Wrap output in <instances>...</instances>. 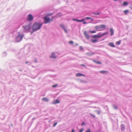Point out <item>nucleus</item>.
<instances>
[{"label": "nucleus", "mask_w": 132, "mask_h": 132, "mask_svg": "<svg viewBox=\"0 0 132 132\" xmlns=\"http://www.w3.org/2000/svg\"><path fill=\"white\" fill-rule=\"evenodd\" d=\"M43 23L40 24L39 23H35L32 26L33 30L35 31L41 28Z\"/></svg>", "instance_id": "nucleus-1"}, {"label": "nucleus", "mask_w": 132, "mask_h": 132, "mask_svg": "<svg viewBox=\"0 0 132 132\" xmlns=\"http://www.w3.org/2000/svg\"><path fill=\"white\" fill-rule=\"evenodd\" d=\"M53 14L52 13L48 14H47V15L46 16H45L44 19L45 21V23H50L53 20V18L50 19V18L47 17V16L51 15Z\"/></svg>", "instance_id": "nucleus-2"}, {"label": "nucleus", "mask_w": 132, "mask_h": 132, "mask_svg": "<svg viewBox=\"0 0 132 132\" xmlns=\"http://www.w3.org/2000/svg\"><path fill=\"white\" fill-rule=\"evenodd\" d=\"M24 30L26 32H29L30 30L31 26L30 24L26 26H23Z\"/></svg>", "instance_id": "nucleus-3"}, {"label": "nucleus", "mask_w": 132, "mask_h": 132, "mask_svg": "<svg viewBox=\"0 0 132 132\" xmlns=\"http://www.w3.org/2000/svg\"><path fill=\"white\" fill-rule=\"evenodd\" d=\"M23 34L21 35L20 33H19L18 36L16 37V39L19 42L21 41L23 38Z\"/></svg>", "instance_id": "nucleus-4"}, {"label": "nucleus", "mask_w": 132, "mask_h": 132, "mask_svg": "<svg viewBox=\"0 0 132 132\" xmlns=\"http://www.w3.org/2000/svg\"><path fill=\"white\" fill-rule=\"evenodd\" d=\"M33 16L31 14H29L27 18V20L28 21H31L33 19Z\"/></svg>", "instance_id": "nucleus-5"}, {"label": "nucleus", "mask_w": 132, "mask_h": 132, "mask_svg": "<svg viewBox=\"0 0 132 132\" xmlns=\"http://www.w3.org/2000/svg\"><path fill=\"white\" fill-rule=\"evenodd\" d=\"M84 34L86 38L87 39H88L89 38V36L88 35L87 32L86 31H84Z\"/></svg>", "instance_id": "nucleus-6"}, {"label": "nucleus", "mask_w": 132, "mask_h": 132, "mask_svg": "<svg viewBox=\"0 0 132 132\" xmlns=\"http://www.w3.org/2000/svg\"><path fill=\"white\" fill-rule=\"evenodd\" d=\"M100 29L103 30L105 29L106 26L104 24L101 25L99 26Z\"/></svg>", "instance_id": "nucleus-7"}, {"label": "nucleus", "mask_w": 132, "mask_h": 132, "mask_svg": "<svg viewBox=\"0 0 132 132\" xmlns=\"http://www.w3.org/2000/svg\"><path fill=\"white\" fill-rule=\"evenodd\" d=\"M92 37L93 38H100L101 37V35H93L92 36Z\"/></svg>", "instance_id": "nucleus-8"}, {"label": "nucleus", "mask_w": 132, "mask_h": 132, "mask_svg": "<svg viewBox=\"0 0 132 132\" xmlns=\"http://www.w3.org/2000/svg\"><path fill=\"white\" fill-rule=\"evenodd\" d=\"M59 103L60 101H59L58 100L56 99L53 101V104H55L57 103Z\"/></svg>", "instance_id": "nucleus-9"}, {"label": "nucleus", "mask_w": 132, "mask_h": 132, "mask_svg": "<svg viewBox=\"0 0 132 132\" xmlns=\"http://www.w3.org/2000/svg\"><path fill=\"white\" fill-rule=\"evenodd\" d=\"M50 57L53 58H56V57L55 56V54L53 53H52V55Z\"/></svg>", "instance_id": "nucleus-10"}, {"label": "nucleus", "mask_w": 132, "mask_h": 132, "mask_svg": "<svg viewBox=\"0 0 132 132\" xmlns=\"http://www.w3.org/2000/svg\"><path fill=\"white\" fill-rule=\"evenodd\" d=\"M110 31L111 32L110 35L111 36L113 35L114 34V32L113 29L111 28H110Z\"/></svg>", "instance_id": "nucleus-11"}, {"label": "nucleus", "mask_w": 132, "mask_h": 132, "mask_svg": "<svg viewBox=\"0 0 132 132\" xmlns=\"http://www.w3.org/2000/svg\"><path fill=\"white\" fill-rule=\"evenodd\" d=\"M42 100L46 102L48 101V99L46 97H43L42 98Z\"/></svg>", "instance_id": "nucleus-12"}, {"label": "nucleus", "mask_w": 132, "mask_h": 132, "mask_svg": "<svg viewBox=\"0 0 132 132\" xmlns=\"http://www.w3.org/2000/svg\"><path fill=\"white\" fill-rule=\"evenodd\" d=\"M76 76L77 77H80L81 76H85L83 75L82 74L80 73H78L76 74Z\"/></svg>", "instance_id": "nucleus-13"}, {"label": "nucleus", "mask_w": 132, "mask_h": 132, "mask_svg": "<svg viewBox=\"0 0 132 132\" xmlns=\"http://www.w3.org/2000/svg\"><path fill=\"white\" fill-rule=\"evenodd\" d=\"M109 45L110 46H111L112 47H115V46L114 45L113 43L112 42L110 43H109Z\"/></svg>", "instance_id": "nucleus-14"}, {"label": "nucleus", "mask_w": 132, "mask_h": 132, "mask_svg": "<svg viewBox=\"0 0 132 132\" xmlns=\"http://www.w3.org/2000/svg\"><path fill=\"white\" fill-rule=\"evenodd\" d=\"M95 29H97L98 31H101L102 30V29H100L99 26H97L95 27Z\"/></svg>", "instance_id": "nucleus-15"}, {"label": "nucleus", "mask_w": 132, "mask_h": 132, "mask_svg": "<svg viewBox=\"0 0 132 132\" xmlns=\"http://www.w3.org/2000/svg\"><path fill=\"white\" fill-rule=\"evenodd\" d=\"M97 60H94L93 62H94L98 64H101V63L99 61H96Z\"/></svg>", "instance_id": "nucleus-16"}, {"label": "nucleus", "mask_w": 132, "mask_h": 132, "mask_svg": "<svg viewBox=\"0 0 132 132\" xmlns=\"http://www.w3.org/2000/svg\"><path fill=\"white\" fill-rule=\"evenodd\" d=\"M91 42L93 43H95L97 42V39H92L91 40Z\"/></svg>", "instance_id": "nucleus-17"}, {"label": "nucleus", "mask_w": 132, "mask_h": 132, "mask_svg": "<svg viewBox=\"0 0 132 132\" xmlns=\"http://www.w3.org/2000/svg\"><path fill=\"white\" fill-rule=\"evenodd\" d=\"M94 54V53L90 52H88L87 53V54L88 56H92Z\"/></svg>", "instance_id": "nucleus-18"}, {"label": "nucleus", "mask_w": 132, "mask_h": 132, "mask_svg": "<svg viewBox=\"0 0 132 132\" xmlns=\"http://www.w3.org/2000/svg\"><path fill=\"white\" fill-rule=\"evenodd\" d=\"M108 33V32H104L101 35V37H102V36H103L107 34Z\"/></svg>", "instance_id": "nucleus-19"}, {"label": "nucleus", "mask_w": 132, "mask_h": 132, "mask_svg": "<svg viewBox=\"0 0 132 132\" xmlns=\"http://www.w3.org/2000/svg\"><path fill=\"white\" fill-rule=\"evenodd\" d=\"M121 42V40H119V41L116 42V43L117 45H119L120 44Z\"/></svg>", "instance_id": "nucleus-20"}, {"label": "nucleus", "mask_w": 132, "mask_h": 132, "mask_svg": "<svg viewBox=\"0 0 132 132\" xmlns=\"http://www.w3.org/2000/svg\"><path fill=\"white\" fill-rule=\"evenodd\" d=\"M129 12V10H126L124 11L123 12L125 14H127Z\"/></svg>", "instance_id": "nucleus-21"}, {"label": "nucleus", "mask_w": 132, "mask_h": 132, "mask_svg": "<svg viewBox=\"0 0 132 132\" xmlns=\"http://www.w3.org/2000/svg\"><path fill=\"white\" fill-rule=\"evenodd\" d=\"M108 71H100V72L101 73H104L106 72H107Z\"/></svg>", "instance_id": "nucleus-22"}, {"label": "nucleus", "mask_w": 132, "mask_h": 132, "mask_svg": "<svg viewBox=\"0 0 132 132\" xmlns=\"http://www.w3.org/2000/svg\"><path fill=\"white\" fill-rule=\"evenodd\" d=\"M128 4V3L127 2H124L123 4V6H126Z\"/></svg>", "instance_id": "nucleus-23"}, {"label": "nucleus", "mask_w": 132, "mask_h": 132, "mask_svg": "<svg viewBox=\"0 0 132 132\" xmlns=\"http://www.w3.org/2000/svg\"><path fill=\"white\" fill-rule=\"evenodd\" d=\"M85 20V19H82L81 20H79L78 21V22H82L84 21Z\"/></svg>", "instance_id": "nucleus-24"}, {"label": "nucleus", "mask_w": 132, "mask_h": 132, "mask_svg": "<svg viewBox=\"0 0 132 132\" xmlns=\"http://www.w3.org/2000/svg\"><path fill=\"white\" fill-rule=\"evenodd\" d=\"M89 32L91 33H95L96 31H90Z\"/></svg>", "instance_id": "nucleus-25"}, {"label": "nucleus", "mask_w": 132, "mask_h": 132, "mask_svg": "<svg viewBox=\"0 0 132 132\" xmlns=\"http://www.w3.org/2000/svg\"><path fill=\"white\" fill-rule=\"evenodd\" d=\"M84 128H82L80 130H79V132H82L84 130Z\"/></svg>", "instance_id": "nucleus-26"}, {"label": "nucleus", "mask_w": 132, "mask_h": 132, "mask_svg": "<svg viewBox=\"0 0 132 132\" xmlns=\"http://www.w3.org/2000/svg\"><path fill=\"white\" fill-rule=\"evenodd\" d=\"M69 43L71 44H73V42L72 41H70L69 42Z\"/></svg>", "instance_id": "nucleus-27"}, {"label": "nucleus", "mask_w": 132, "mask_h": 132, "mask_svg": "<svg viewBox=\"0 0 132 132\" xmlns=\"http://www.w3.org/2000/svg\"><path fill=\"white\" fill-rule=\"evenodd\" d=\"M57 123V122L54 123L53 125V126L54 127H55Z\"/></svg>", "instance_id": "nucleus-28"}, {"label": "nucleus", "mask_w": 132, "mask_h": 132, "mask_svg": "<svg viewBox=\"0 0 132 132\" xmlns=\"http://www.w3.org/2000/svg\"><path fill=\"white\" fill-rule=\"evenodd\" d=\"M86 132H90V129H88V130L86 131Z\"/></svg>", "instance_id": "nucleus-29"}, {"label": "nucleus", "mask_w": 132, "mask_h": 132, "mask_svg": "<svg viewBox=\"0 0 132 132\" xmlns=\"http://www.w3.org/2000/svg\"><path fill=\"white\" fill-rule=\"evenodd\" d=\"M63 29L64 30L66 33H67V30L65 28H63Z\"/></svg>", "instance_id": "nucleus-30"}, {"label": "nucleus", "mask_w": 132, "mask_h": 132, "mask_svg": "<svg viewBox=\"0 0 132 132\" xmlns=\"http://www.w3.org/2000/svg\"><path fill=\"white\" fill-rule=\"evenodd\" d=\"M86 19H91L92 18L89 17H86Z\"/></svg>", "instance_id": "nucleus-31"}, {"label": "nucleus", "mask_w": 132, "mask_h": 132, "mask_svg": "<svg viewBox=\"0 0 132 132\" xmlns=\"http://www.w3.org/2000/svg\"><path fill=\"white\" fill-rule=\"evenodd\" d=\"M57 86V85H53L52 86L53 87H55Z\"/></svg>", "instance_id": "nucleus-32"}, {"label": "nucleus", "mask_w": 132, "mask_h": 132, "mask_svg": "<svg viewBox=\"0 0 132 132\" xmlns=\"http://www.w3.org/2000/svg\"><path fill=\"white\" fill-rule=\"evenodd\" d=\"M90 114V115L91 116H92L94 118L95 117V116L94 115L91 114Z\"/></svg>", "instance_id": "nucleus-33"}, {"label": "nucleus", "mask_w": 132, "mask_h": 132, "mask_svg": "<svg viewBox=\"0 0 132 132\" xmlns=\"http://www.w3.org/2000/svg\"><path fill=\"white\" fill-rule=\"evenodd\" d=\"M60 26L63 29V28H64V26L62 24H61Z\"/></svg>", "instance_id": "nucleus-34"}, {"label": "nucleus", "mask_w": 132, "mask_h": 132, "mask_svg": "<svg viewBox=\"0 0 132 132\" xmlns=\"http://www.w3.org/2000/svg\"><path fill=\"white\" fill-rule=\"evenodd\" d=\"M72 20H74V21H77V22H78V20H77V19H73Z\"/></svg>", "instance_id": "nucleus-35"}, {"label": "nucleus", "mask_w": 132, "mask_h": 132, "mask_svg": "<svg viewBox=\"0 0 132 132\" xmlns=\"http://www.w3.org/2000/svg\"><path fill=\"white\" fill-rule=\"evenodd\" d=\"M113 106L114 108H115V109H117V107L115 105H114Z\"/></svg>", "instance_id": "nucleus-36"}, {"label": "nucleus", "mask_w": 132, "mask_h": 132, "mask_svg": "<svg viewBox=\"0 0 132 132\" xmlns=\"http://www.w3.org/2000/svg\"><path fill=\"white\" fill-rule=\"evenodd\" d=\"M94 14H95L96 15H99L100 14V13L99 12H98V13H93Z\"/></svg>", "instance_id": "nucleus-37"}, {"label": "nucleus", "mask_w": 132, "mask_h": 132, "mask_svg": "<svg viewBox=\"0 0 132 132\" xmlns=\"http://www.w3.org/2000/svg\"><path fill=\"white\" fill-rule=\"evenodd\" d=\"M80 48V50H82L83 49V48L82 46H80L79 47Z\"/></svg>", "instance_id": "nucleus-38"}, {"label": "nucleus", "mask_w": 132, "mask_h": 132, "mask_svg": "<svg viewBox=\"0 0 132 132\" xmlns=\"http://www.w3.org/2000/svg\"><path fill=\"white\" fill-rule=\"evenodd\" d=\"M130 7L132 9V4H131L130 5Z\"/></svg>", "instance_id": "nucleus-39"}, {"label": "nucleus", "mask_w": 132, "mask_h": 132, "mask_svg": "<svg viewBox=\"0 0 132 132\" xmlns=\"http://www.w3.org/2000/svg\"><path fill=\"white\" fill-rule=\"evenodd\" d=\"M71 132H75L74 129H72Z\"/></svg>", "instance_id": "nucleus-40"}, {"label": "nucleus", "mask_w": 132, "mask_h": 132, "mask_svg": "<svg viewBox=\"0 0 132 132\" xmlns=\"http://www.w3.org/2000/svg\"><path fill=\"white\" fill-rule=\"evenodd\" d=\"M81 65L82 66H83V67H85V65L84 64H81Z\"/></svg>", "instance_id": "nucleus-41"}, {"label": "nucleus", "mask_w": 132, "mask_h": 132, "mask_svg": "<svg viewBox=\"0 0 132 132\" xmlns=\"http://www.w3.org/2000/svg\"><path fill=\"white\" fill-rule=\"evenodd\" d=\"M84 24H86V22H84L83 23Z\"/></svg>", "instance_id": "nucleus-42"}, {"label": "nucleus", "mask_w": 132, "mask_h": 132, "mask_svg": "<svg viewBox=\"0 0 132 132\" xmlns=\"http://www.w3.org/2000/svg\"><path fill=\"white\" fill-rule=\"evenodd\" d=\"M84 124H85V123H84V122H82V124L81 125H82H82H83Z\"/></svg>", "instance_id": "nucleus-43"}, {"label": "nucleus", "mask_w": 132, "mask_h": 132, "mask_svg": "<svg viewBox=\"0 0 132 132\" xmlns=\"http://www.w3.org/2000/svg\"><path fill=\"white\" fill-rule=\"evenodd\" d=\"M75 45H76V46H77L78 45V44H75Z\"/></svg>", "instance_id": "nucleus-44"}, {"label": "nucleus", "mask_w": 132, "mask_h": 132, "mask_svg": "<svg viewBox=\"0 0 132 132\" xmlns=\"http://www.w3.org/2000/svg\"><path fill=\"white\" fill-rule=\"evenodd\" d=\"M92 20H93V19H92Z\"/></svg>", "instance_id": "nucleus-45"}]
</instances>
